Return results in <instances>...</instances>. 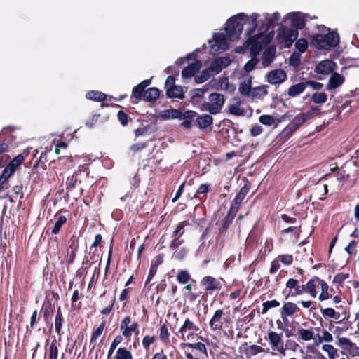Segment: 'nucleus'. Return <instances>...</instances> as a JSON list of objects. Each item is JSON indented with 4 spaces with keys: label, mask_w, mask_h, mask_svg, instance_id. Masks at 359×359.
<instances>
[{
    "label": "nucleus",
    "mask_w": 359,
    "mask_h": 359,
    "mask_svg": "<svg viewBox=\"0 0 359 359\" xmlns=\"http://www.w3.org/2000/svg\"><path fill=\"white\" fill-rule=\"evenodd\" d=\"M331 171L334 173L337 180L342 186L352 187L357 183L359 177V165L353 159L346 161L341 167L332 168Z\"/></svg>",
    "instance_id": "nucleus-1"
},
{
    "label": "nucleus",
    "mask_w": 359,
    "mask_h": 359,
    "mask_svg": "<svg viewBox=\"0 0 359 359\" xmlns=\"http://www.w3.org/2000/svg\"><path fill=\"white\" fill-rule=\"evenodd\" d=\"M258 17L259 14L255 13L251 15V21L250 22L251 27L249 28L246 32L247 35L250 37L243 43L245 48H250V55L252 57H257V55H259V52L263 48L262 44L259 41L261 34L251 36L258 26Z\"/></svg>",
    "instance_id": "nucleus-2"
},
{
    "label": "nucleus",
    "mask_w": 359,
    "mask_h": 359,
    "mask_svg": "<svg viewBox=\"0 0 359 359\" xmlns=\"http://www.w3.org/2000/svg\"><path fill=\"white\" fill-rule=\"evenodd\" d=\"M311 45L317 49L327 50L339 43V36L337 32H329L325 34H316L310 36Z\"/></svg>",
    "instance_id": "nucleus-3"
},
{
    "label": "nucleus",
    "mask_w": 359,
    "mask_h": 359,
    "mask_svg": "<svg viewBox=\"0 0 359 359\" xmlns=\"http://www.w3.org/2000/svg\"><path fill=\"white\" fill-rule=\"evenodd\" d=\"M248 18L245 13H240L228 19L225 31L230 41H235L239 38L243 32V23L246 22Z\"/></svg>",
    "instance_id": "nucleus-4"
},
{
    "label": "nucleus",
    "mask_w": 359,
    "mask_h": 359,
    "mask_svg": "<svg viewBox=\"0 0 359 359\" xmlns=\"http://www.w3.org/2000/svg\"><path fill=\"white\" fill-rule=\"evenodd\" d=\"M208 100L201 104L200 109L212 115L220 113L225 103L224 96L221 93H212L209 95Z\"/></svg>",
    "instance_id": "nucleus-5"
},
{
    "label": "nucleus",
    "mask_w": 359,
    "mask_h": 359,
    "mask_svg": "<svg viewBox=\"0 0 359 359\" xmlns=\"http://www.w3.org/2000/svg\"><path fill=\"white\" fill-rule=\"evenodd\" d=\"M231 323V318L224 313L222 309H217L209 321V326L212 331H221L225 326Z\"/></svg>",
    "instance_id": "nucleus-6"
},
{
    "label": "nucleus",
    "mask_w": 359,
    "mask_h": 359,
    "mask_svg": "<svg viewBox=\"0 0 359 359\" xmlns=\"http://www.w3.org/2000/svg\"><path fill=\"white\" fill-rule=\"evenodd\" d=\"M210 52L215 55L219 54L229 48L226 37L223 33H214L212 40L209 41Z\"/></svg>",
    "instance_id": "nucleus-7"
},
{
    "label": "nucleus",
    "mask_w": 359,
    "mask_h": 359,
    "mask_svg": "<svg viewBox=\"0 0 359 359\" xmlns=\"http://www.w3.org/2000/svg\"><path fill=\"white\" fill-rule=\"evenodd\" d=\"M184 346L191 348V352H185L187 359H204L208 358L207 348L202 342L187 343Z\"/></svg>",
    "instance_id": "nucleus-8"
},
{
    "label": "nucleus",
    "mask_w": 359,
    "mask_h": 359,
    "mask_svg": "<svg viewBox=\"0 0 359 359\" xmlns=\"http://www.w3.org/2000/svg\"><path fill=\"white\" fill-rule=\"evenodd\" d=\"M85 165L82 166V168L80 167L77 170H76L74 174L69 177L67 180L66 182V190L67 192L64 196V198L65 201H68L70 197L69 194L73 191V189L76 187V184H81L82 183L81 175L84 174Z\"/></svg>",
    "instance_id": "nucleus-9"
},
{
    "label": "nucleus",
    "mask_w": 359,
    "mask_h": 359,
    "mask_svg": "<svg viewBox=\"0 0 359 359\" xmlns=\"http://www.w3.org/2000/svg\"><path fill=\"white\" fill-rule=\"evenodd\" d=\"M299 33L294 29H286L285 27H280L278 29L277 37L280 42L284 43L286 48H290L294 41L297 39Z\"/></svg>",
    "instance_id": "nucleus-10"
},
{
    "label": "nucleus",
    "mask_w": 359,
    "mask_h": 359,
    "mask_svg": "<svg viewBox=\"0 0 359 359\" xmlns=\"http://www.w3.org/2000/svg\"><path fill=\"white\" fill-rule=\"evenodd\" d=\"M283 333H277L274 331H270L266 337L271 349L274 351H278L281 355H285V348H284V343L283 341Z\"/></svg>",
    "instance_id": "nucleus-11"
},
{
    "label": "nucleus",
    "mask_w": 359,
    "mask_h": 359,
    "mask_svg": "<svg viewBox=\"0 0 359 359\" xmlns=\"http://www.w3.org/2000/svg\"><path fill=\"white\" fill-rule=\"evenodd\" d=\"M120 329L122 330L123 337L128 338L132 336L133 333L138 332V323L135 320H132L130 316H126L121 321Z\"/></svg>",
    "instance_id": "nucleus-12"
},
{
    "label": "nucleus",
    "mask_w": 359,
    "mask_h": 359,
    "mask_svg": "<svg viewBox=\"0 0 359 359\" xmlns=\"http://www.w3.org/2000/svg\"><path fill=\"white\" fill-rule=\"evenodd\" d=\"M337 65L332 60H324L319 62L315 67V72L319 74L328 75L336 70Z\"/></svg>",
    "instance_id": "nucleus-13"
},
{
    "label": "nucleus",
    "mask_w": 359,
    "mask_h": 359,
    "mask_svg": "<svg viewBox=\"0 0 359 359\" xmlns=\"http://www.w3.org/2000/svg\"><path fill=\"white\" fill-rule=\"evenodd\" d=\"M306 122L305 118L300 113L283 130L281 135L284 137H290L294 131Z\"/></svg>",
    "instance_id": "nucleus-14"
},
{
    "label": "nucleus",
    "mask_w": 359,
    "mask_h": 359,
    "mask_svg": "<svg viewBox=\"0 0 359 359\" xmlns=\"http://www.w3.org/2000/svg\"><path fill=\"white\" fill-rule=\"evenodd\" d=\"M230 64V60L227 57H220L213 60L208 68L210 72L213 74H217L222 70Z\"/></svg>",
    "instance_id": "nucleus-15"
},
{
    "label": "nucleus",
    "mask_w": 359,
    "mask_h": 359,
    "mask_svg": "<svg viewBox=\"0 0 359 359\" xmlns=\"http://www.w3.org/2000/svg\"><path fill=\"white\" fill-rule=\"evenodd\" d=\"M300 311L297 305L292 302H286L280 309V316L283 320L286 323L288 317H292L294 313Z\"/></svg>",
    "instance_id": "nucleus-16"
},
{
    "label": "nucleus",
    "mask_w": 359,
    "mask_h": 359,
    "mask_svg": "<svg viewBox=\"0 0 359 359\" xmlns=\"http://www.w3.org/2000/svg\"><path fill=\"white\" fill-rule=\"evenodd\" d=\"M201 283L204 287L205 292L210 294H211L212 291L219 290L222 287L221 283L217 279L210 276L203 277Z\"/></svg>",
    "instance_id": "nucleus-17"
},
{
    "label": "nucleus",
    "mask_w": 359,
    "mask_h": 359,
    "mask_svg": "<svg viewBox=\"0 0 359 359\" xmlns=\"http://www.w3.org/2000/svg\"><path fill=\"white\" fill-rule=\"evenodd\" d=\"M286 79L287 75L285 71L281 69L272 70L267 74V81L271 84L281 83L284 82Z\"/></svg>",
    "instance_id": "nucleus-18"
},
{
    "label": "nucleus",
    "mask_w": 359,
    "mask_h": 359,
    "mask_svg": "<svg viewBox=\"0 0 359 359\" xmlns=\"http://www.w3.org/2000/svg\"><path fill=\"white\" fill-rule=\"evenodd\" d=\"M198 331H199V327L190 319L187 318L180 328L179 333L181 334V337L184 339V335L187 332H189L187 337L189 338L190 336L194 335Z\"/></svg>",
    "instance_id": "nucleus-19"
},
{
    "label": "nucleus",
    "mask_w": 359,
    "mask_h": 359,
    "mask_svg": "<svg viewBox=\"0 0 359 359\" xmlns=\"http://www.w3.org/2000/svg\"><path fill=\"white\" fill-rule=\"evenodd\" d=\"M331 76L326 86V90L331 91L340 87L345 82V77L337 72L331 73Z\"/></svg>",
    "instance_id": "nucleus-20"
},
{
    "label": "nucleus",
    "mask_w": 359,
    "mask_h": 359,
    "mask_svg": "<svg viewBox=\"0 0 359 359\" xmlns=\"http://www.w3.org/2000/svg\"><path fill=\"white\" fill-rule=\"evenodd\" d=\"M280 19V15L278 12L273 13L271 15L266 14L265 22L261 25L259 29L262 32H268L269 29H273L275 27L276 22Z\"/></svg>",
    "instance_id": "nucleus-21"
},
{
    "label": "nucleus",
    "mask_w": 359,
    "mask_h": 359,
    "mask_svg": "<svg viewBox=\"0 0 359 359\" xmlns=\"http://www.w3.org/2000/svg\"><path fill=\"white\" fill-rule=\"evenodd\" d=\"M202 67V62L200 60H196L189 64L182 71V76L184 79H189L194 76Z\"/></svg>",
    "instance_id": "nucleus-22"
},
{
    "label": "nucleus",
    "mask_w": 359,
    "mask_h": 359,
    "mask_svg": "<svg viewBox=\"0 0 359 359\" xmlns=\"http://www.w3.org/2000/svg\"><path fill=\"white\" fill-rule=\"evenodd\" d=\"M206 92V89L203 88H195L190 91L191 101L194 106H196L200 109V106L201 104H203V102L204 95Z\"/></svg>",
    "instance_id": "nucleus-23"
},
{
    "label": "nucleus",
    "mask_w": 359,
    "mask_h": 359,
    "mask_svg": "<svg viewBox=\"0 0 359 359\" xmlns=\"http://www.w3.org/2000/svg\"><path fill=\"white\" fill-rule=\"evenodd\" d=\"M286 287L287 288H290V290L294 289V291L292 292L290 291L287 297H296L297 295L302 294L303 292H304V285H299V282L297 280L294 278H290L287 283H286Z\"/></svg>",
    "instance_id": "nucleus-24"
},
{
    "label": "nucleus",
    "mask_w": 359,
    "mask_h": 359,
    "mask_svg": "<svg viewBox=\"0 0 359 359\" xmlns=\"http://www.w3.org/2000/svg\"><path fill=\"white\" fill-rule=\"evenodd\" d=\"M320 283H321V279L318 276H313L304 285V292L309 293L311 297L315 298L317 295L316 287Z\"/></svg>",
    "instance_id": "nucleus-25"
},
{
    "label": "nucleus",
    "mask_w": 359,
    "mask_h": 359,
    "mask_svg": "<svg viewBox=\"0 0 359 359\" xmlns=\"http://www.w3.org/2000/svg\"><path fill=\"white\" fill-rule=\"evenodd\" d=\"M276 48L270 46L265 49L262 54V65L264 67H269L276 57Z\"/></svg>",
    "instance_id": "nucleus-26"
},
{
    "label": "nucleus",
    "mask_w": 359,
    "mask_h": 359,
    "mask_svg": "<svg viewBox=\"0 0 359 359\" xmlns=\"http://www.w3.org/2000/svg\"><path fill=\"white\" fill-rule=\"evenodd\" d=\"M161 94L162 91L158 88H149L144 92V101L154 103L159 98Z\"/></svg>",
    "instance_id": "nucleus-27"
},
{
    "label": "nucleus",
    "mask_w": 359,
    "mask_h": 359,
    "mask_svg": "<svg viewBox=\"0 0 359 359\" xmlns=\"http://www.w3.org/2000/svg\"><path fill=\"white\" fill-rule=\"evenodd\" d=\"M54 310L55 305L50 300H48L46 303L43 304L41 311L43 313V320L46 323L50 321Z\"/></svg>",
    "instance_id": "nucleus-28"
},
{
    "label": "nucleus",
    "mask_w": 359,
    "mask_h": 359,
    "mask_svg": "<svg viewBox=\"0 0 359 359\" xmlns=\"http://www.w3.org/2000/svg\"><path fill=\"white\" fill-rule=\"evenodd\" d=\"M195 123L200 129H205L213 123V118L209 114H203L197 117Z\"/></svg>",
    "instance_id": "nucleus-29"
},
{
    "label": "nucleus",
    "mask_w": 359,
    "mask_h": 359,
    "mask_svg": "<svg viewBox=\"0 0 359 359\" xmlns=\"http://www.w3.org/2000/svg\"><path fill=\"white\" fill-rule=\"evenodd\" d=\"M166 95L169 98H180L183 99L184 97V92L183 88L181 86H172L170 88H168L166 90Z\"/></svg>",
    "instance_id": "nucleus-30"
},
{
    "label": "nucleus",
    "mask_w": 359,
    "mask_h": 359,
    "mask_svg": "<svg viewBox=\"0 0 359 359\" xmlns=\"http://www.w3.org/2000/svg\"><path fill=\"white\" fill-rule=\"evenodd\" d=\"M65 323V318L62 315L61 306H59L57 309L56 315L55 318V330L58 335L62 334V327Z\"/></svg>",
    "instance_id": "nucleus-31"
},
{
    "label": "nucleus",
    "mask_w": 359,
    "mask_h": 359,
    "mask_svg": "<svg viewBox=\"0 0 359 359\" xmlns=\"http://www.w3.org/2000/svg\"><path fill=\"white\" fill-rule=\"evenodd\" d=\"M291 22L292 26L294 27V29H302L306 25V20L304 17L301 16L295 13L291 14Z\"/></svg>",
    "instance_id": "nucleus-32"
},
{
    "label": "nucleus",
    "mask_w": 359,
    "mask_h": 359,
    "mask_svg": "<svg viewBox=\"0 0 359 359\" xmlns=\"http://www.w3.org/2000/svg\"><path fill=\"white\" fill-rule=\"evenodd\" d=\"M210 190V185L208 184H202L197 189L194 194V198L199 199L201 201H205L207 198V193Z\"/></svg>",
    "instance_id": "nucleus-33"
},
{
    "label": "nucleus",
    "mask_w": 359,
    "mask_h": 359,
    "mask_svg": "<svg viewBox=\"0 0 359 359\" xmlns=\"http://www.w3.org/2000/svg\"><path fill=\"white\" fill-rule=\"evenodd\" d=\"M306 88L304 82H300L292 85L288 89L287 94L290 97H296L302 93Z\"/></svg>",
    "instance_id": "nucleus-34"
},
{
    "label": "nucleus",
    "mask_w": 359,
    "mask_h": 359,
    "mask_svg": "<svg viewBox=\"0 0 359 359\" xmlns=\"http://www.w3.org/2000/svg\"><path fill=\"white\" fill-rule=\"evenodd\" d=\"M180 115H181V111H180L179 109H170L163 110L160 114V116L164 120L170 119V118L171 119H175V118L180 119Z\"/></svg>",
    "instance_id": "nucleus-35"
},
{
    "label": "nucleus",
    "mask_w": 359,
    "mask_h": 359,
    "mask_svg": "<svg viewBox=\"0 0 359 359\" xmlns=\"http://www.w3.org/2000/svg\"><path fill=\"white\" fill-rule=\"evenodd\" d=\"M86 97L96 102H104L107 99V95L97 90H90L86 94Z\"/></svg>",
    "instance_id": "nucleus-36"
},
{
    "label": "nucleus",
    "mask_w": 359,
    "mask_h": 359,
    "mask_svg": "<svg viewBox=\"0 0 359 359\" xmlns=\"http://www.w3.org/2000/svg\"><path fill=\"white\" fill-rule=\"evenodd\" d=\"M60 212H61V210L57 212L55 215V217H57V221L54 224V226L51 231L52 233L54 235H57L59 233L62 226L64 225L67 221V219L65 215H58Z\"/></svg>",
    "instance_id": "nucleus-37"
},
{
    "label": "nucleus",
    "mask_w": 359,
    "mask_h": 359,
    "mask_svg": "<svg viewBox=\"0 0 359 359\" xmlns=\"http://www.w3.org/2000/svg\"><path fill=\"white\" fill-rule=\"evenodd\" d=\"M337 345L341 346L343 350L348 351L349 353H351L352 349L355 346V344L346 337H339Z\"/></svg>",
    "instance_id": "nucleus-38"
},
{
    "label": "nucleus",
    "mask_w": 359,
    "mask_h": 359,
    "mask_svg": "<svg viewBox=\"0 0 359 359\" xmlns=\"http://www.w3.org/2000/svg\"><path fill=\"white\" fill-rule=\"evenodd\" d=\"M251 84L252 77H249L247 81L241 82L238 88L240 93L243 95L249 97L252 89Z\"/></svg>",
    "instance_id": "nucleus-39"
},
{
    "label": "nucleus",
    "mask_w": 359,
    "mask_h": 359,
    "mask_svg": "<svg viewBox=\"0 0 359 359\" xmlns=\"http://www.w3.org/2000/svg\"><path fill=\"white\" fill-rule=\"evenodd\" d=\"M314 339V333L311 330L298 327V340L310 341Z\"/></svg>",
    "instance_id": "nucleus-40"
},
{
    "label": "nucleus",
    "mask_w": 359,
    "mask_h": 359,
    "mask_svg": "<svg viewBox=\"0 0 359 359\" xmlns=\"http://www.w3.org/2000/svg\"><path fill=\"white\" fill-rule=\"evenodd\" d=\"M144 92H146V89H144L140 83L137 84L133 88L131 99L134 98L137 101L142 99L144 100Z\"/></svg>",
    "instance_id": "nucleus-41"
},
{
    "label": "nucleus",
    "mask_w": 359,
    "mask_h": 359,
    "mask_svg": "<svg viewBox=\"0 0 359 359\" xmlns=\"http://www.w3.org/2000/svg\"><path fill=\"white\" fill-rule=\"evenodd\" d=\"M105 325H106V322H105V320H104L95 330H93L92 335H91L90 341V344L94 343L93 346V348H94L95 347V345H96L95 341L97 339V338L102 334L103 330L105 327Z\"/></svg>",
    "instance_id": "nucleus-42"
},
{
    "label": "nucleus",
    "mask_w": 359,
    "mask_h": 359,
    "mask_svg": "<svg viewBox=\"0 0 359 359\" xmlns=\"http://www.w3.org/2000/svg\"><path fill=\"white\" fill-rule=\"evenodd\" d=\"M267 94V90L264 86L252 88L249 97L252 99L261 98Z\"/></svg>",
    "instance_id": "nucleus-43"
},
{
    "label": "nucleus",
    "mask_w": 359,
    "mask_h": 359,
    "mask_svg": "<svg viewBox=\"0 0 359 359\" xmlns=\"http://www.w3.org/2000/svg\"><path fill=\"white\" fill-rule=\"evenodd\" d=\"M58 346L59 344L55 339L51 341L48 349V359H57L59 355Z\"/></svg>",
    "instance_id": "nucleus-44"
},
{
    "label": "nucleus",
    "mask_w": 359,
    "mask_h": 359,
    "mask_svg": "<svg viewBox=\"0 0 359 359\" xmlns=\"http://www.w3.org/2000/svg\"><path fill=\"white\" fill-rule=\"evenodd\" d=\"M159 338L163 344H168L170 342V332L168 331V326L165 323L161 325Z\"/></svg>",
    "instance_id": "nucleus-45"
},
{
    "label": "nucleus",
    "mask_w": 359,
    "mask_h": 359,
    "mask_svg": "<svg viewBox=\"0 0 359 359\" xmlns=\"http://www.w3.org/2000/svg\"><path fill=\"white\" fill-rule=\"evenodd\" d=\"M250 191V186L248 184H245L238 191V193L236 195L233 202L241 205L242 201L244 200L246 194Z\"/></svg>",
    "instance_id": "nucleus-46"
},
{
    "label": "nucleus",
    "mask_w": 359,
    "mask_h": 359,
    "mask_svg": "<svg viewBox=\"0 0 359 359\" xmlns=\"http://www.w3.org/2000/svg\"><path fill=\"white\" fill-rule=\"evenodd\" d=\"M320 311L323 316L325 318H331L336 320H338L340 318V313L335 311L332 308L320 309Z\"/></svg>",
    "instance_id": "nucleus-47"
},
{
    "label": "nucleus",
    "mask_w": 359,
    "mask_h": 359,
    "mask_svg": "<svg viewBox=\"0 0 359 359\" xmlns=\"http://www.w3.org/2000/svg\"><path fill=\"white\" fill-rule=\"evenodd\" d=\"M319 285H320L321 292L318 296V299L320 301H325V300L328 299L330 297L329 292H328L329 285L325 280H323L322 279H321V283H320Z\"/></svg>",
    "instance_id": "nucleus-48"
},
{
    "label": "nucleus",
    "mask_w": 359,
    "mask_h": 359,
    "mask_svg": "<svg viewBox=\"0 0 359 359\" xmlns=\"http://www.w3.org/2000/svg\"><path fill=\"white\" fill-rule=\"evenodd\" d=\"M301 114H302L303 117L305 118V121L306 122L308 120H310L315 116H320V109L317 106L311 107L309 111Z\"/></svg>",
    "instance_id": "nucleus-49"
},
{
    "label": "nucleus",
    "mask_w": 359,
    "mask_h": 359,
    "mask_svg": "<svg viewBox=\"0 0 359 359\" xmlns=\"http://www.w3.org/2000/svg\"><path fill=\"white\" fill-rule=\"evenodd\" d=\"M311 100L318 104H324L327 100V95L324 92L314 93L311 95Z\"/></svg>",
    "instance_id": "nucleus-50"
},
{
    "label": "nucleus",
    "mask_w": 359,
    "mask_h": 359,
    "mask_svg": "<svg viewBox=\"0 0 359 359\" xmlns=\"http://www.w3.org/2000/svg\"><path fill=\"white\" fill-rule=\"evenodd\" d=\"M212 74L210 72V69L208 68L203 69L200 74L194 76V81L196 83H203L208 81L211 76Z\"/></svg>",
    "instance_id": "nucleus-51"
},
{
    "label": "nucleus",
    "mask_w": 359,
    "mask_h": 359,
    "mask_svg": "<svg viewBox=\"0 0 359 359\" xmlns=\"http://www.w3.org/2000/svg\"><path fill=\"white\" fill-rule=\"evenodd\" d=\"M114 359H133L131 352L126 348H118Z\"/></svg>",
    "instance_id": "nucleus-52"
},
{
    "label": "nucleus",
    "mask_w": 359,
    "mask_h": 359,
    "mask_svg": "<svg viewBox=\"0 0 359 359\" xmlns=\"http://www.w3.org/2000/svg\"><path fill=\"white\" fill-rule=\"evenodd\" d=\"M79 299V293L78 290H75L72 294L71 300H72V309L74 311L79 310L82 306V303L81 302H78Z\"/></svg>",
    "instance_id": "nucleus-53"
},
{
    "label": "nucleus",
    "mask_w": 359,
    "mask_h": 359,
    "mask_svg": "<svg viewBox=\"0 0 359 359\" xmlns=\"http://www.w3.org/2000/svg\"><path fill=\"white\" fill-rule=\"evenodd\" d=\"M280 305V303L276 299L264 302L262 304V313L265 314L270 309L278 307Z\"/></svg>",
    "instance_id": "nucleus-54"
},
{
    "label": "nucleus",
    "mask_w": 359,
    "mask_h": 359,
    "mask_svg": "<svg viewBox=\"0 0 359 359\" xmlns=\"http://www.w3.org/2000/svg\"><path fill=\"white\" fill-rule=\"evenodd\" d=\"M349 278L348 273H337L332 280L334 284L338 285V286H343L344 281Z\"/></svg>",
    "instance_id": "nucleus-55"
},
{
    "label": "nucleus",
    "mask_w": 359,
    "mask_h": 359,
    "mask_svg": "<svg viewBox=\"0 0 359 359\" xmlns=\"http://www.w3.org/2000/svg\"><path fill=\"white\" fill-rule=\"evenodd\" d=\"M123 336L117 335L111 343L109 350L108 351L107 358H110L116 350V347L122 342Z\"/></svg>",
    "instance_id": "nucleus-56"
},
{
    "label": "nucleus",
    "mask_w": 359,
    "mask_h": 359,
    "mask_svg": "<svg viewBox=\"0 0 359 359\" xmlns=\"http://www.w3.org/2000/svg\"><path fill=\"white\" fill-rule=\"evenodd\" d=\"M177 280L181 284H186L191 280V276L187 270H180L177 274Z\"/></svg>",
    "instance_id": "nucleus-57"
},
{
    "label": "nucleus",
    "mask_w": 359,
    "mask_h": 359,
    "mask_svg": "<svg viewBox=\"0 0 359 359\" xmlns=\"http://www.w3.org/2000/svg\"><path fill=\"white\" fill-rule=\"evenodd\" d=\"M322 349L327 353L330 359H334L339 357L337 349L335 348L332 345L324 344L322 346Z\"/></svg>",
    "instance_id": "nucleus-58"
},
{
    "label": "nucleus",
    "mask_w": 359,
    "mask_h": 359,
    "mask_svg": "<svg viewBox=\"0 0 359 359\" xmlns=\"http://www.w3.org/2000/svg\"><path fill=\"white\" fill-rule=\"evenodd\" d=\"M188 221H182L180 222L175 229L172 236L181 237L184 233V227L189 225Z\"/></svg>",
    "instance_id": "nucleus-59"
},
{
    "label": "nucleus",
    "mask_w": 359,
    "mask_h": 359,
    "mask_svg": "<svg viewBox=\"0 0 359 359\" xmlns=\"http://www.w3.org/2000/svg\"><path fill=\"white\" fill-rule=\"evenodd\" d=\"M29 151L25 150L22 153L17 155L10 163H13L14 166L18 168L19 165L22 164L25 158L28 156Z\"/></svg>",
    "instance_id": "nucleus-60"
},
{
    "label": "nucleus",
    "mask_w": 359,
    "mask_h": 359,
    "mask_svg": "<svg viewBox=\"0 0 359 359\" xmlns=\"http://www.w3.org/2000/svg\"><path fill=\"white\" fill-rule=\"evenodd\" d=\"M295 48L300 53H304L308 48V41L304 38L296 40Z\"/></svg>",
    "instance_id": "nucleus-61"
},
{
    "label": "nucleus",
    "mask_w": 359,
    "mask_h": 359,
    "mask_svg": "<svg viewBox=\"0 0 359 359\" xmlns=\"http://www.w3.org/2000/svg\"><path fill=\"white\" fill-rule=\"evenodd\" d=\"M233 219V217L226 215L221 222L219 228L220 233L225 231L229 228L230 224L232 223Z\"/></svg>",
    "instance_id": "nucleus-62"
},
{
    "label": "nucleus",
    "mask_w": 359,
    "mask_h": 359,
    "mask_svg": "<svg viewBox=\"0 0 359 359\" xmlns=\"http://www.w3.org/2000/svg\"><path fill=\"white\" fill-rule=\"evenodd\" d=\"M258 62H259L258 58L252 57V58L251 60H250L245 64L244 70L248 73L250 72L251 71H252L255 69V67L256 65L258 63Z\"/></svg>",
    "instance_id": "nucleus-63"
},
{
    "label": "nucleus",
    "mask_w": 359,
    "mask_h": 359,
    "mask_svg": "<svg viewBox=\"0 0 359 359\" xmlns=\"http://www.w3.org/2000/svg\"><path fill=\"white\" fill-rule=\"evenodd\" d=\"M117 118L118 121L123 126H126L128 123L129 119H130L128 115L123 111H118L117 113Z\"/></svg>",
    "instance_id": "nucleus-64"
}]
</instances>
